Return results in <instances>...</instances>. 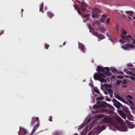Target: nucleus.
Masks as SVG:
<instances>
[{
	"mask_svg": "<svg viewBox=\"0 0 135 135\" xmlns=\"http://www.w3.org/2000/svg\"><path fill=\"white\" fill-rule=\"evenodd\" d=\"M112 101L114 103H117V102H118L117 101V100L115 99H114V98H113V100H112Z\"/></svg>",
	"mask_w": 135,
	"mask_h": 135,
	"instance_id": "43",
	"label": "nucleus"
},
{
	"mask_svg": "<svg viewBox=\"0 0 135 135\" xmlns=\"http://www.w3.org/2000/svg\"><path fill=\"white\" fill-rule=\"evenodd\" d=\"M114 105L116 107L120 109L121 108H123V105L118 102L116 103H114Z\"/></svg>",
	"mask_w": 135,
	"mask_h": 135,
	"instance_id": "11",
	"label": "nucleus"
},
{
	"mask_svg": "<svg viewBox=\"0 0 135 135\" xmlns=\"http://www.w3.org/2000/svg\"><path fill=\"white\" fill-rule=\"evenodd\" d=\"M109 122V120L107 118H104L102 121V123H108Z\"/></svg>",
	"mask_w": 135,
	"mask_h": 135,
	"instance_id": "24",
	"label": "nucleus"
},
{
	"mask_svg": "<svg viewBox=\"0 0 135 135\" xmlns=\"http://www.w3.org/2000/svg\"><path fill=\"white\" fill-rule=\"evenodd\" d=\"M110 19L109 18H108L106 19V23L109 24L110 23Z\"/></svg>",
	"mask_w": 135,
	"mask_h": 135,
	"instance_id": "31",
	"label": "nucleus"
},
{
	"mask_svg": "<svg viewBox=\"0 0 135 135\" xmlns=\"http://www.w3.org/2000/svg\"><path fill=\"white\" fill-rule=\"evenodd\" d=\"M121 38L123 40H126L128 41H130L131 39L132 41V43L135 45V38L134 39L129 35H128L126 37L125 36H123L122 35H121Z\"/></svg>",
	"mask_w": 135,
	"mask_h": 135,
	"instance_id": "3",
	"label": "nucleus"
},
{
	"mask_svg": "<svg viewBox=\"0 0 135 135\" xmlns=\"http://www.w3.org/2000/svg\"><path fill=\"white\" fill-rule=\"evenodd\" d=\"M128 69L129 70H130L133 71L135 70V69L134 68L132 67L129 68H128Z\"/></svg>",
	"mask_w": 135,
	"mask_h": 135,
	"instance_id": "44",
	"label": "nucleus"
},
{
	"mask_svg": "<svg viewBox=\"0 0 135 135\" xmlns=\"http://www.w3.org/2000/svg\"><path fill=\"white\" fill-rule=\"evenodd\" d=\"M124 102V103H126V104H127V102H126V101H125Z\"/></svg>",
	"mask_w": 135,
	"mask_h": 135,
	"instance_id": "62",
	"label": "nucleus"
},
{
	"mask_svg": "<svg viewBox=\"0 0 135 135\" xmlns=\"http://www.w3.org/2000/svg\"><path fill=\"white\" fill-rule=\"evenodd\" d=\"M120 41L122 43L123 42L121 40H120Z\"/></svg>",
	"mask_w": 135,
	"mask_h": 135,
	"instance_id": "59",
	"label": "nucleus"
},
{
	"mask_svg": "<svg viewBox=\"0 0 135 135\" xmlns=\"http://www.w3.org/2000/svg\"><path fill=\"white\" fill-rule=\"evenodd\" d=\"M97 68V71L99 73H95L94 74V79L95 80H98L102 83H106L107 81L104 79V78L105 77V75L100 72H102L105 75L108 76H111V74L109 72H105L104 68L101 67L100 66H98Z\"/></svg>",
	"mask_w": 135,
	"mask_h": 135,
	"instance_id": "1",
	"label": "nucleus"
},
{
	"mask_svg": "<svg viewBox=\"0 0 135 135\" xmlns=\"http://www.w3.org/2000/svg\"><path fill=\"white\" fill-rule=\"evenodd\" d=\"M65 42H64V43L63 44V45H59V46L60 47H61L63 45H65Z\"/></svg>",
	"mask_w": 135,
	"mask_h": 135,
	"instance_id": "52",
	"label": "nucleus"
},
{
	"mask_svg": "<svg viewBox=\"0 0 135 135\" xmlns=\"http://www.w3.org/2000/svg\"><path fill=\"white\" fill-rule=\"evenodd\" d=\"M134 12L132 11H127L126 12V14L131 17H132L133 16Z\"/></svg>",
	"mask_w": 135,
	"mask_h": 135,
	"instance_id": "17",
	"label": "nucleus"
},
{
	"mask_svg": "<svg viewBox=\"0 0 135 135\" xmlns=\"http://www.w3.org/2000/svg\"><path fill=\"white\" fill-rule=\"evenodd\" d=\"M99 31L101 32H103L105 31V28L104 26H100L99 27Z\"/></svg>",
	"mask_w": 135,
	"mask_h": 135,
	"instance_id": "18",
	"label": "nucleus"
},
{
	"mask_svg": "<svg viewBox=\"0 0 135 135\" xmlns=\"http://www.w3.org/2000/svg\"><path fill=\"white\" fill-rule=\"evenodd\" d=\"M94 90L95 92L96 93H97L99 95H101L100 92L99 90H98L97 89H94Z\"/></svg>",
	"mask_w": 135,
	"mask_h": 135,
	"instance_id": "35",
	"label": "nucleus"
},
{
	"mask_svg": "<svg viewBox=\"0 0 135 135\" xmlns=\"http://www.w3.org/2000/svg\"><path fill=\"white\" fill-rule=\"evenodd\" d=\"M22 12L23 11V9H22Z\"/></svg>",
	"mask_w": 135,
	"mask_h": 135,
	"instance_id": "64",
	"label": "nucleus"
},
{
	"mask_svg": "<svg viewBox=\"0 0 135 135\" xmlns=\"http://www.w3.org/2000/svg\"><path fill=\"white\" fill-rule=\"evenodd\" d=\"M122 33L123 35H126L127 34V32L124 30H122Z\"/></svg>",
	"mask_w": 135,
	"mask_h": 135,
	"instance_id": "41",
	"label": "nucleus"
},
{
	"mask_svg": "<svg viewBox=\"0 0 135 135\" xmlns=\"http://www.w3.org/2000/svg\"><path fill=\"white\" fill-rule=\"evenodd\" d=\"M108 92L107 91H104V93L105 94H108Z\"/></svg>",
	"mask_w": 135,
	"mask_h": 135,
	"instance_id": "56",
	"label": "nucleus"
},
{
	"mask_svg": "<svg viewBox=\"0 0 135 135\" xmlns=\"http://www.w3.org/2000/svg\"><path fill=\"white\" fill-rule=\"evenodd\" d=\"M122 81L120 80H117L116 81V83L117 85H119L120 83H122Z\"/></svg>",
	"mask_w": 135,
	"mask_h": 135,
	"instance_id": "37",
	"label": "nucleus"
},
{
	"mask_svg": "<svg viewBox=\"0 0 135 135\" xmlns=\"http://www.w3.org/2000/svg\"><path fill=\"white\" fill-rule=\"evenodd\" d=\"M128 119L130 120H131L132 119V117H131V118L130 119L129 118V116L128 117Z\"/></svg>",
	"mask_w": 135,
	"mask_h": 135,
	"instance_id": "58",
	"label": "nucleus"
},
{
	"mask_svg": "<svg viewBox=\"0 0 135 135\" xmlns=\"http://www.w3.org/2000/svg\"><path fill=\"white\" fill-rule=\"evenodd\" d=\"M117 78L118 79H122L124 78V77H123V76H120V75H118V76H117Z\"/></svg>",
	"mask_w": 135,
	"mask_h": 135,
	"instance_id": "40",
	"label": "nucleus"
},
{
	"mask_svg": "<svg viewBox=\"0 0 135 135\" xmlns=\"http://www.w3.org/2000/svg\"><path fill=\"white\" fill-rule=\"evenodd\" d=\"M104 68L105 69V70L107 72H108L110 70V68L108 67H105Z\"/></svg>",
	"mask_w": 135,
	"mask_h": 135,
	"instance_id": "32",
	"label": "nucleus"
},
{
	"mask_svg": "<svg viewBox=\"0 0 135 135\" xmlns=\"http://www.w3.org/2000/svg\"><path fill=\"white\" fill-rule=\"evenodd\" d=\"M132 65L131 64V63H130V64H127V66L128 67H132Z\"/></svg>",
	"mask_w": 135,
	"mask_h": 135,
	"instance_id": "48",
	"label": "nucleus"
},
{
	"mask_svg": "<svg viewBox=\"0 0 135 135\" xmlns=\"http://www.w3.org/2000/svg\"><path fill=\"white\" fill-rule=\"evenodd\" d=\"M127 102H129L130 104L132 106H134V103L131 100H127Z\"/></svg>",
	"mask_w": 135,
	"mask_h": 135,
	"instance_id": "26",
	"label": "nucleus"
},
{
	"mask_svg": "<svg viewBox=\"0 0 135 135\" xmlns=\"http://www.w3.org/2000/svg\"><path fill=\"white\" fill-rule=\"evenodd\" d=\"M99 16H98V13L97 12H96L95 13H92L91 17L93 18H98Z\"/></svg>",
	"mask_w": 135,
	"mask_h": 135,
	"instance_id": "19",
	"label": "nucleus"
},
{
	"mask_svg": "<svg viewBox=\"0 0 135 135\" xmlns=\"http://www.w3.org/2000/svg\"><path fill=\"white\" fill-rule=\"evenodd\" d=\"M52 116H50L49 117V120L51 122L52 121Z\"/></svg>",
	"mask_w": 135,
	"mask_h": 135,
	"instance_id": "49",
	"label": "nucleus"
},
{
	"mask_svg": "<svg viewBox=\"0 0 135 135\" xmlns=\"http://www.w3.org/2000/svg\"><path fill=\"white\" fill-rule=\"evenodd\" d=\"M111 70L115 74H118V70L114 68H111Z\"/></svg>",
	"mask_w": 135,
	"mask_h": 135,
	"instance_id": "22",
	"label": "nucleus"
},
{
	"mask_svg": "<svg viewBox=\"0 0 135 135\" xmlns=\"http://www.w3.org/2000/svg\"><path fill=\"white\" fill-rule=\"evenodd\" d=\"M47 14L48 16L50 18H52L54 16L53 13L50 11L48 12L47 13Z\"/></svg>",
	"mask_w": 135,
	"mask_h": 135,
	"instance_id": "21",
	"label": "nucleus"
},
{
	"mask_svg": "<svg viewBox=\"0 0 135 135\" xmlns=\"http://www.w3.org/2000/svg\"><path fill=\"white\" fill-rule=\"evenodd\" d=\"M79 43V47L80 49L84 53L85 52V48L84 45L83 44L78 42Z\"/></svg>",
	"mask_w": 135,
	"mask_h": 135,
	"instance_id": "10",
	"label": "nucleus"
},
{
	"mask_svg": "<svg viewBox=\"0 0 135 135\" xmlns=\"http://www.w3.org/2000/svg\"><path fill=\"white\" fill-rule=\"evenodd\" d=\"M43 7H44V4L42 3L41 5V6L40 7V11L41 12L43 10Z\"/></svg>",
	"mask_w": 135,
	"mask_h": 135,
	"instance_id": "29",
	"label": "nucleus"
},
{
	"mask_svg": "<svg viewBox=\"0 0 135 135\" xmlns=\"http://www.w3.org/2000/svg\"><path fill=\"white\" fill-rule=\"evenodd\" d=\"M107 15L103 14L102 16V17L99 20V22L101 23H104L105 21V18L107 17Z\"/></svg>",
	"mask_w": 135,
	"mask_h": 135,
	"instance_id": "12",
	"label": "nucleus"
},
{
	"mask_svg": "<svg viewBox=\"0 0 135 135\" xmlns=\"http://www.w3.org/2000/svg\"><path fill=\"white\" fill-rule=\"evenodd\" d=\"M127 83V81L126 80H124L123 81V82L122 84H126Z\"/></svg>",
	"mask_w": 135,
	"mask_h": 135,
	"instance_id": "47",
	"label": "nucleus"
},
{
	"mask_svg": "<svg viewBox=\"0 0 135 135\" xmlns=\"http://www.w3.org/2000/svg\"><path fill=\"white\" fill-rule=\"evenodd\" d=\"M89 29H90V30H91L92 32L93 31H94L93 30V28L91 27H90L89 28Z\"/></svg>",
	"mask_w": 135,
	"mask_h": 135,
	"instance_id": "46",
	"label": "nucleus"
},
{
	"mask_svg": "<svg viewBox=\"0 0 135 135\" xmlns=\"http://www.w3.org/2000/svg\"><path fill=\"white\" fill-rule=\"evenodd\" d=\"M119 114L124 119L126 120V114L121 110H118Z\"/></svg>",
	"mask_w": 135,
	"mask_h": 135,
	"instance_id": "9",
	"label": "nucleus"
},
{
	"mask_svg": "<svg viewBox=\"0 0 135 135\" xmlns=\"http://www.w3.org/2000/svg\"><path fill=\"white\" fill-rule=\"evenodd\" d=\"M100 108V107L98 105H95L93 106V108L94 109H97V108Z\"/></svg>",
	"mask_w": 135,
	"mask_h": 135,
	"instance_id": "27",
	"label": "nucleus"
},
{
	"mask_svg": "<svg viewBox=\"0 0 135 135\" xmlns=\"http://www.w3.org/2000/svg\"><path fill=\"white\" fill-rule=\"evenodd\" d=\"M49 45H48V44L46 43L45 44V48H46L47 49H48V48H49Z\"/></svg>",
	"mask_w": 135,
	"mask_h": 135,
	"instance_id": "45",
	"label": "nucleus"
},
{
	"mask_svg": "<svg viewBox=\"0 0 135 135\" xmlns=\"http://www.w3.org/2000/svg\"><path fill=\"white\" fill-rule=\"evenodd\" d=\"M90 32L93 35L97 37L100 40H102L104 38V36L102 34H98L97 32L95 31L92 32L90 30Z\"/></svg>",
	"mask_w": 135,
	"mask_h": 135,
	"instance_id": "4",
	"label": "nucleus"
},
{
	"mask_svg": "<svg viewBox=\"0 0 135 135\" xmlns=\"http://www.w3.org/2000/svg\"><path fill=\"white\" fill-rule=\"evenodd\" d=\"M128 17L130 20H132V18L128 16Z\"/></svg>",
	"mask_w": 135,
	"mask_h": 135,
	"instance_id": "54",
	"label": "nucleus"
},
{
	"mask_svg": "<svg viewBox=\"0 0 135 135\" xmlns=\"http://www.w3.org/2000/svg\"><path fill=\"white\" fill-rule=\"evenodd\" d=\"M3 33L2 32H0V36Z\"/></svg>",
	"mask_w": 135,
	"mask_h": 135,
	"instance_id": "61",
	"label": "nucleus"
},
{
	"mask_svg": "<svg viewBox=\"0 0 135 135\" xmlns=\"http://www.w3.org/2000/svg\"><path fill=\"white\" fill-rule=\"evenodd\" d=\"M97 104L99 105L100 108L101 107H106L107 105H108V104L107 103L103 101H97Z\"/></svg>",
	"mask_w": 135,
	"mask_h": 135,
	"instance_id": "7",
	"label": "nucleus"
},
{
	"mask_svg": "<svg viewBox=\"0 0 135 135\" xmlns=\"http://www.w3.org/2000/svg\"><path fill=\"white\" fill-rule=\"evenodd\" d=\"M106 106H107L109 108L112 109H113L114 108L111 105L109 104H108V105H107Z\"/></svg>",
	"mask_w": 135,
	"mask_h": 135,
	"instance_id": "28",
	"label": "nucleus"
},
{
	"mask_svg": "<svg viewBox=\"0 0 135 135\" xmlns=\"http://www.w3.org/2000/svg\"><path fill=\"white\" fill-rule=\"evenodd\" d=\"M39 125H36V126L33 128L32 131L31 133V135H33L37 128L38 127Z\"/></svg>",
	"mask_w": 135,
	"mask_h": 135,
	"instance_id": "16",
	"label": "nucleus"
},
{
	"mask_svg": "<svg viewBox=\"0 0 135 135\" xmlns=\"http://www.w3.org/2000/svg\"><path fill=\"white\" fill-rule=\"evenodd\" d=\"M100 128L102 131L106 128V127L105 126L103 125L100 127Z\"/></svg>",
	"mask_w": 135,
	"mask_h": 135,
	"instance_id": "36",
	"label": "nucleus"
},
{
	"mask_svg": "<svg viewBox=\"0 0 135 135\" xmlns=\"http://www.w3.org/2000/svg\"><path fill=\"white\" fill-rule=\"evenodd\" d=\"M127 98H128L131 100H132L133 99V97L130 95H128L127 96Z\"/></svg>",
	"mask_w": 135,
	"mask_h": 135,
	"instance_id": "38",
	"label": "nucleus"
},
{
	"mask_svg": "<svg viewBox=\"0 0 135 135\" xmlns=\"http://www.w3.org/2000/svg\"><path fill=\"white\" fill-rule=\"evenodd\" d=\"M103 112H104L105 113L107 114H112L113 112V111L111 110H107L106 109H104L103 110Z\"/></svg>",
	"mask_w": 135,
	"mask_h": 135,
	"instance_id": "14",
	"label": "nucleus"
},
{
	"mask_svg": "<svg viewBox=\"0 0 135 135\" xmlns=\"http://www.w3.org/2000/svg\"><path fill=\"white\" fill-rule=\"evenodd\" d=\"M94 12H99V13L100 12V10L98 8L95 9H94Z\"/></svg>",
	"mask_w": 135,
	"mask_h": 135,
	"instance_id": "33",
	"label": "nucleus"
},
{
	"mask_svg": "<svg viewBox=\"0 0 135 135\" xmlns=\"http://www.w3.org/2000/svg\"><path fill=\"white\" fill-rule=\"evenodd\" d=\"M55 135H59V134L58 133H56Z\"/></svg>",
	"mask_w": 135,
	"mask_h": 135,
	"instance_id": "60",
	"label": "nucleus"
},
{
	"mask_svg": "<svg viewBox=\"0 0 135 135\" xmlns=\"http://www.w3.org/2000/svg\"><path fill=\"white\" fill-rule=\"evenodd\" d=\"M127 87V86L126 85H123L122 86V87L123 88H126V87Z\"/></svg>",
	"mask_w": 135,
	"mask_h": 135,
	"instance_id": "53",
	"label": "nucleus"
},
{
	"mask_svg": "<svg viewBox=\"0 0 135 135\" xmlns=\"http://www.w3.org/2000/svg\"><path fill=\"white\" fill-rule=\"evenodd\" d=\"M23 131L24 133V135H25V134H26L27 133V131L26 130L24 129H23Z\"/></svg>",
	"mask_w": 135,
	"mask_h": 135,
	"instance_id": "42",
	"label": "nucleus"
},
{
	"mask_svg": "<svg viewBox=\"0 0 135 135\" xmlns=\"http://www.w3.org/2000/svg\"><path fill=\"white\" fill-rule=\"evenodd\" d=\"M114 97L118 99L121 100L122 101V100H123V99L122 97H120L119 95L116 93H114Z\"/></svg>",
	"mask_w": 135,
	"mask_h": 135,
	"instance_id": "15",
	"label": "nucleus"
},
{
	"mask_svg": "<svg viewBox=\"0 0 135 135\" xmlns=\"http://www.w3.org/2000/svg\"><path fill=\"white\" fill-rule=\"evenodd\" d=\"M104 86H105V87L106 88H112L113 86L112 85H110L109 84H104Z\"/></svg>",
	"mask_w": 135,
	"mask_h": 135,
	"instance_id": "25",
	"label": "nucleus"
},
{
	"mask_svg": "<svg viewBox=\"0 0 135 135\" xmlns=\"http://www.w3.org/2000/svg\"><path fill=\"white\" fill-rule=\"evenodd\" d=\"M129 126L131 128H134V127L135 126L133 124H129Z\"/></svg>",
	"mask_w": 135,
	"mask_h": 135,
	"instance_id": "34",
	"label": "nucleus"
},
{
	"mask_svg": "<svg viewBox=\"0 0 135 135\" xmlns=\"http://www.w3.org/2000/svg\"><path fill=\"white\" fill-rule=\"evenodd\" d=\"M109 39L112 41V40L111 39Z\"/></svg>",
	"mask_w": 135,
	"mask_h": 135,
	"instance_id": "63",
	"label": "nucleus"
},
{
	"mask_svg": "<svg viewBox=\"0 0 135 135\" xmlns=\"http://www.w3.org/2000/svg\"><path fill=\"white\" fill-rule=\"evenodd\" d=\"M107 91L109 93L110 97H112V94L113 93V92L112 90L111 89H107Z\"/></svg>",
	"mask_w": 135,
	"mask_h": 135,
	"instance_id": "20",
	"label": "nucleus"
},
{
	"mask_svg": "<svg viewBox=\"0 0 135 135\" xmlns=\"http://www.w3.org/2000/svg\"><path fill=\"white\" fill-rule=\"evenodd\" d=\"M81 16H83L84 17V18H88L89 16L90 15L89 14H86L85 15H84L83 14V15H81Z\"/></svg>",
	"mask_w": 135,
	"mask_h": 135,
	"instance_id": "30",
	"label": "nucleus"
},
{
	"mask_svg": "<svg viewBox=\"0 0 135 135\" xmlns=\"http://www.w3.org/2000/svg\"><path fill=\"white\" fill-rule=\"evenodd\" d=\"M75 0L77 2H78L80 4L81 3V1H79L78 0Z\"/></svg>",
	"mask_w": 135,
	"mask_h": 135,
	"instance_id": "55",
	"label": "nucleus"
},
{
	"mask_svg": "<svg viewBox=\"0 0 135 135\" xmlns=\"http://www.w3.org/2000/svg\"><path fill=\"white\" fill-rule=\"evenodd\" d=\"M39 118L38 117H34L31 120V124L32 126H34L35 124L36 125H39Z\"/></svg>",
	"mask_w": 135,
	"mask_h": 135,
	"instance_id": "6",
	"label": "nucleus"
},
{
	"mask_svg": "<svg viewBox=\"0 0 135 135\" xmlns=\"http://www.w3.org/2000/svg\"><path fill=\"white\" fill-rule=\"evenodd\" d=\"M74 7L75 8L76 10L78 13L80 15H83V13L80 11V8L77 5H76L74 4Z\"/></svg>",
	"mask_w": 135,
	"mask_h": 135,
	"instance_id": "13",
	"label": "nucleus"
},
{
	"mask_svg": "<svg viewBox=\"0 0 135 135\" xmlns=\"http://www.w3.org/2000/svg\"><path fill=\"white\" fill-rule=\"evenodd\" d=\"M122 47L124 50H130V48H134L135 46L132 44H127L125 45L122 46Z\"/></svg>",
	"mask_w": 135,
	"mask_h": 135,
	"instance_id": "5",
	"label": "nucleus"
},
{
	"mask_svg": "<svg viewBox=\"0 0 135 135\" xmlns=\"http://www.w3.org/2000/svg\"><path fill=\"white\" fill-rule=\"evenodd\" d=\"M124 71L127 74H128L129 75H131L132 74V72L131 71H128V69H124Z\"/></svg>",
	"mask_w": 135,
	"mask_h": 135,
	"instance_id": "23",
	"label": "nucleus"
},
{
	"mask_svg": "<svg viewBox=\"0 0 135 135\" xmlns=\"http://www.w3.org/2000/svg\"><path fill=\"white\" fill-rule=\"evenodd\" d=\"M131 79L132 80H135V77H131Z\"/></svg>",
	"mask_w": 135,
	"mask_h": 135,
	"instance_id": "51",
	"label": "nucleus"
},
{
	"mask_svg": "<svg viewBox=\"0 0 135 135\" xmlns=\"http://www.w3.org/2000/svg\"><path fill=\"white\" fill-rule=\"evenodd\" d=\"M124 110L126 113H128V110L127 109H124Z\"/></svg>",
	"mask_w": 135,
	"mask_h": 135,
	"instance_id": "50",
	"label": "nucleus"
},
{
	"mask_svg": "<svg viewBox=\"0 0 135 135\" xmlns=\"http://www.w3.org/2000/svg\"><path fill=\"white\" fill-rule=\"evenodd\" d=\"M104 99V98H103V97H98V98H97V100H102L103 99Z\"/></svg>",
	"mask_w": 135,
	"mask_h": 135,
	"instance_id": "39",
	"label": "nucleus"
},
{
	"mask_svg": "<svg viewBox=\"0 0 135 135\" xmlns=\"http://www.w3.org/2000/svg\"><path fill=\"white\" fill-rule=\"evenodd\" d=\"M81 4V10L82 11H85L86 8L87 7L86 4L84 2V1H81V2L80 4Z\"/></svg>",
	"mask_w": 135,
	"mask_h": 135,
	"instance_id": "8",
	"label": "nucleus"
},
{
	"mask_svg": "<svg viewBox=\"0 0 135 135\" xmlns=\"http://www.w3.org/2000/svg\"><path fill=\"white\" fill-rule=\"evenodd\" d=\"M121 120H122V119L120 118L118 120V121L119 122H120Z\"/></svg>",
	"mask_w": 135,
	"mask_h": 135,
	"instance_id": "57",
	"label": "nucleus"
},
{
	"mask_svg": "<svg viewBox=\"0 0 135 135\" xmlns=\"http://www.w3.org/2000/svg\"><path fill=\"white\" fill-rule=\"evenodd\" d=\"M110 128L112 130L115 131V129L121 131H127L128 129L125 123H122L121 124L120 126L116 125L114 127L113 125L110 127Z\"/></svg>",
	"mask_w": 135,
	"mask_h": 135,
	"instance_id": "2",
	"label": "nucleus"
}]
</instances>
